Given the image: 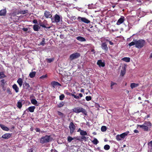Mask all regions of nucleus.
<instances>
[{
    "mask_svg": "<svg viewBox=\"0 0 152 152\" xmlns=\"http://www.w3.org/2000/svg\"><path fill=\"white\" fill-rule=\"evenodd\" d=\"M52 140V138L49 135H46L45 136L42 137L40 139V143L43 144L51 141Z\"/></svg>",
    "mask_w": 152,
    "mask_h": 152,
    "instance_id": "1",
    "label": "nucleus"
},
{
    "mask_svg": "<svg viewBox=\"0 0 152 152\" xmlns=\"http://www.w3.org/2000/svg\"><path fill=\"white\" fill-rule=\"evenodd\" d=\"M145 43V41L142 39H140L136 41L135 47L140 49L143 47Z\"/></svg>",
    "mask_w": 152,
    "mask_h": 152,
    "instance_id": "2",
    "label": "nucleus"
},
{
    "mask_svg": "<svg viewBox=\"0 0 152 152\" xmlns=\"http://www.w3.org/2000/svg\"><path fill=\"white\" fill-rule=\"evenodd\" d=\"M73 112L77 113H82L85 115H87V113L86 110L81 107H77L72 110Z\"/></svg>",
    "mask_w": 152,
    "mask_h": 152,
    "instance_id": "3",
    "label": "nucleus"
},
{
    "mask_svg": "<svg viewBox=\"0 0 152 152\" xmlns=\"http://www.w3.org/2000/svg\"><path fill=\"white\" fill-rule=\"evenodd\" d=\"M129 132V131H127L121 134L117 135L116 136V139L118 141H120L122 139H124L125 137L128 135Z\"/></svg>",
    "mask_w": 152,
    "mask_h": 152,
    "instance_id": "4",
    "label": "nucleus"
},
{
    "mask_svg": "<svg viewBox=\"0 0 152 152\" xmlns=\"http://www.w3.org/2000/svg\"><path fill=\"white\" fill-rule=\"evenodd\" d=\"M151 126V124L149 122H147L144 123L142 125H137V126L142 128L145 131H147L148 129V126Z\"/></svg>",
    "mask_w": 152,
    "mask_h": 152,
    "instance_id": "5",
    "label": "nucleus"
},
{
    "mask_svg": "<svg viewBox=\"0 0 152 152\" xmlns=\"http://www.w3.org/2000/svg\"><path fill=\"white\" fill-rule=\"evenodd\" d=\"M81 56L80 54L78 52L74 53L70 55L69 59L71 61L77 59Z\"/></svg>",
    "mask_w": 152,
    "mask_h": 152,
    "instance_id": "6",
    "label": "nucleus"
},
{
    "mask_svg": "<svg viewBox=\"0 0 152 152\" xmlns=\"http://www.w3.org/2000/svg\"><path fill=\"white\" fill-rule=\"evenodd\" d=\"M69 128L70 129V134H72L74 132L76 126L72 122H71L69 125Z\"/></svg>",
    "mask_w": 152,
    "mask_h": 152,
    "instance_id": "7",
    "label": "nucleus"
},
{
    "mask_svg": "<svg viewBox=\"0 0 152 152\" xmlns=\"http://www.w3.org/2000/svg\"><path fill=\"white\" fill-rule=\"evenodd\" d=\"M77 19L79 21H80V20H81L83 22L86 23L88 24L90 22V20L85 18H82L80 17H78Z\"/></svg>",
    "mask_w": 152,
    "mask_h": 152,
    "instance_id": "8",
    "label": "nucleus"
},
{
    "mask_svg": "<svg viewBox=\"0 0 152 152\" xmlns=\"http://www.w3.org/2000/svg\"><path fill=\"white\" fill-rule=\"evenodd\" d=\"M101 47L102 50L104 51L105 53H107L108 50V48L106 42H103L101 45Z\"/></svg>",
    "mask_w": 152,
    "mask_h": 152,
    "instance_id": "9",
    "label": "nucleus"
},
{
    "mask_svg": "<svg viewBox=\"0 0 152 152\" xmlns=\"http://www.w3.org/2000/svg\"><path fill=\"white\" fill-rule=\"evenodd\" d=\"M102 40L104 42H108L110 45H113L114 43L111 41L110 40L109 38L108 37H103L102 38Z\"/></svg>",
    "mask_w": 152,
    "mask_h": 152,
    "instance_id": "10",
    "label": "nucleus"
},
{
    "mask_svg": "<svg viewBox=\"0 0 152 152\" xmlns=\"http://www.w3.org/2000/svg\"><path fill=\"white\" fill-rule=\"evenodd\" d=\"M125 18L123 16H121V18L118 20L116 24L117 25H119L122 23L125 20Z\"/></svg>",
    "mask_w": 152,
    "mask_h": 152,
    "instance_id": "11",
    "label": "nucleus"
},
{
    "mask_svg": "<svg viewBox=\"0 0 152 152\" xmlns=\"http://www.w3.org/2000/svg\"><path fill=\"white\" fill-rule=\"evenodd\" d=\"M97 64L99 66H105V63L104 61H102L101 59L97 61Z\"/></svg>",
    "mask_w": 152,
    "mask_h": 152,
    "instance_id": "12",
    "label": "nucleus"
},
{
    "mask_svg": "<svg viewBox=\"0 0 152 152\" xmlns=\"http://www.w3.org/2000/svg\"><path fill=\"white\" fill-rule=\"evenodd\" d=\"M44 16L46 18H50L52 16L50 12L46 10L45 11Z\"/></svg>",
    "mask_w": 152,
    "mask_h": 152,
    "instance_id": "13",
    "label": "nucleus"
},
{
    "mask_svg": "<svg viewBox=\"0 0 152 152\" xmlns=\"http://www.w3.org/2000/svg\"><path fill=\"white\" fill-rule=\"evenodd\" d=\"M51 85L54 88H55L57 86H61V85L58 82L56 81H53L51 83Z\"/></svg>",
    "mask_w": 152,
    "mask_h": 152,
    "instance_id": "14",
    "label": "nucleus"
},
{
    "mask_svg": "<svg viewBox=\"0 0 152 152\" xmlns=\"http://www.w3.org/2000/svg\"><path fill=\"white\" fill-rule=\"evenodd\" d=\"M23 87L25 88L30 91L31 90V87L28 83L25 82L23 84Z\"/></svg>",
    "mask_w": 152,
    "mask_h": 152,
    "instance_id": "15",
    "label": "nucleus"
},
{
    "mask_svg": "<svg viewBox=\"0 0 152 152\" xmlns=\"http://www.w3.org/2000/svg\"><path fill=\"white\" fill-rule=\"evenodd\" d=\"M60 17L59 15L57 14H56L54 16L55 21L56 23H58L60 21Z\"/></svg>",
    "mask_w": 152,
    "mask_h": 152,
    "instance_id": "16",
    "label": "nucleus"
},
{
    "mask_svg": "<svg viewBox=\"0 0 152 152\" xmlns=\"http://www.w3.org/2000/svg\"><path fill=\"white\" fill-rule=\"evenodd\" d=\"M11 136V134L10 133H6L2 135V137L4 139H8Z\"/></svg>",
    "mask_w": 152,
    "mask_h": 152,
    "instance_id": "17",
    "label": "nucleus"
},
{
    "mask_svg": "<svg viewBox=\"0 0 152 152\" xmlns=\"http://www.w3.org/2000/svg\"><path fill=\"white\" fill-rule=\"evenodd\" d=\"M7 13V10L5 9L0 10V16H5Z\"/></svg>",
    "mask_w": 152,
    "mask_h": 152,
    "instance_id": "18",
    "label": "nucleus"
},
{
    "mask_svg": "<svg viewBox=\"0 0 152 152\" xmlns=\"http://www.w3.org/2000/svg\"><path fill=\"white\" fill-rule=\"evenodd\" d=\"M126 72V67H122L121 69L120 75L123 76L125 74Z\"/></svg>",
    "mask_w": 152,
    "mask_h": 152,
    "instance_id": "19",
    "label": "nucleus"
},
{
    "mask_svg": "<svg viewBox=\"0 0 152 152\" xmlns=\"http://www.w3.org/2000/svg\"><path fill=\"white\" fill-rule=\"evenodd\" d=\"M76 39L80 42H85L86 41V39L84 37L81 36H78L76 38Z\"/></svg>",
    "mask_w": 152,
    "mask_h": 152,
    "instance_id": "20",
    "label": "nucleus"
},
{
    "mask_svg": "<svg viewBox=\"0 0 152 152\" xmlns=\"http://www.w3.org/2000/svg\"><path fill=\"white\" fill-rule=\"evenodd\" d=\"M13 88L15 90L16 93H18L19 91V88L16 84H14L12 86Z\"/></svg>",
    "mask_w": 152,
    "mask_h": 152,
    "instance_id": "21",
    "label": "nucleus"
},
{
    "mask_svg": "<svg viewBox=\"0 0 152 152\" xmlns=\"http://www.w3.org/2000/svg\"><path fill=\"white\" fill-rule=\"evenodd\" d=\"M54 59L55 58L54 57H53L50 58H46L45 61L48 63H50L53 61Z\"/></svg>",
    "mask_w": 152,
    "mask_h": 152,
    "instance_id": "22",
    "label": "nucleus"
},
{
    "mask_svg": "<svg viewBox=\"0 0 152 152\" xmlns=\"http://www.w3.org/2000/svg\"><path fill=\"white\" fill-rule=\"evenodd\" d=\"M72 96L74 97L75 98L77 99H79L80 97H82L83 96V94L81 93H80L79 94L78 96H77L74 94H72Z\"/></svg>",
    "mask_w": 152,
    "mask_h": 152,
    "instance_id": "23",
    "label": "nucleus"
},
{
    "mask_svg": "<svg viewBox=\"0 0 152 152\" xmlns=\"http://www.w3.org/2000/svg\"><path fill=\"white\" fill-rule=\"evenodd\" d=\"M36 74V72L35 71L33 72H31L29 74V76L31 78H33L35 77V76Z\"/></svg>",
    "mask_w": 152,
    "mask_h": 152,
    "instance_id": "24",
    "label": "nucleus"
},
{
    "mask_svg": "<svg viewBox=\"0 0 152 152\" xmlns=\"http://www.w3.org/2000/svg\"><path fill=\"white\" fill-rule=\"evenodd\" d=\"M39 28V26L37 24H35L33 26V29L35 31H38Z\"/></svg>",
    "mask_w": 152,
    "mask_h": 152,
    "instance_id": "25",
    "label": "nucleus"
},
{
    "mask_svg": "<svg viewBox=\"0 0 152 152\" xmlns=\"http://www.w3.org/2000/svg\"><path fill=\"white\" fill-rule=\"evenodd\" d=\"M31 103L33 104H34L36 106H37L38 105L37 104V101L35 99H31Z\"/></svg>",
    "mask_w": 152,
    "mask_h": 152,
    "instance_id": "26",
    "label": "nucleus"
},
{
    "mask_svg": "<svg viewBox=\"0 0 152 152\" xmlns=\"http://www.w3.org/2000/svg\"><path fill=\"white\" fill-rule=\"evenodd\" d=\"M139 86L138 84L134 83H131L130 84V87L132 89L136 87Z\"/></svg>",
    "mask_w": 152,
    "mask_h": 152,
    "instance_id": "27",
    "label": "nucleus"
},
{
    "mask_svg": "<svg viewBox=\"0 0 152 152\" xmlns=\"http://www.w3.org/2000/svg\"><path fill=\"white\" fill-rule=\"evenodd\" d=\"M35 108V106H32L29 107L28 109L30 112H33Z\"/></svg>",
    "mask_w": 152,
    "mask_h": 152,
    "instance_id": "28",
    "label": "nucleus"
},
{
    "mask_svg": "<svg viewBox=\"0 0 152 152\" xmlns=\"http://www.w3.org/2000/svg\"><path fill=\"white\" fill-rule=\"evenodd\" d=\"M0 126L1 128L4 130L7 131L9 130V128L4 125L1 124Z\"/></svg>",
    "mask_w": 152,
    "mask_h": 152,
    "instance_id": "29",
    "label": "nucleus"
},
{
    "mask_svg": "<svg viewBox=\"0 0 152 152\" xmlns=\"http://www.w3.org/2000/svg\"><path fill=\"white\" fill-rule=\"evenodd\" d=\"M17 83L19 84L20 86L21 87L22 85L23 81L21 78H19L17 81Z\"/></svg>",
    "mask_w": 152,
    "mask_h": 152,
    "instance_id": "30",
    "label": "nucleus"
},
{
    "mask_svg": "<svg viewBox=\"0 0 152 152\" xmlns=\"http://www.w3.org/2000/svg\"><path fill=\"white\" fill-rule=\"evenodd\" d=\"M28 11L27 10H21L19 11L18 12V13H17V14H18L19 13L22 14H25L28 13Z\"/></svg>",
    "mask_w": 152,
    "mask_h": 152,
    "instance_id": "31",
    "label": "nucleus"
},
{
    "mask_svg": "<svg viewBox=\"0 0 152 152\" xmlns=\"http://www.w3.org/2000/svg\"><path fill=\"white\" fill-rule=\"evenodd\" d=\"M80 134L82 136H85L87 135V133L86 131L84 130H82L80 132Z\"/></svg>",
    "mask_w": 152,
    "mask_h": 152,
    "instance_id": "32",
    "label": "nucleus"
},
{
    "mask_svg": "<svg viewBox=\"0 0 152 152\" xmlns=\"http://www.w3.org/2000/svg\"><path fill=\"white\" fill-rule=\"evenodd\" d=\"M122 60L126 62H129L130 61V58L129 57H124L122 58Z\"/></svg>",
    "mask_w": 152,
    "mask_h": 152,
    "instance_id": "33",
    "label": "nucleus"
},
{
    "mask_svg": "<svg viewBox=\"0 0 152 152\" xmlns=\"http://www.w3.org/2000/svg\"><path fill=\"white\" fill-rule=\"evenodd\" d=\"M67 141L69 142H70L72 140L74 139V137L73 138L72 137L70 136L67 137Z\"/></svg>",
    "mask_w": 152,
    "mask_h": 152,
    "instance_id": "34",
    "label": "nucleus"
},
{
    "mask_svg": "<svg viewBox=\"0 0 152 152\" xmlns=\"http://www.w3.org/2000/svg\"><path fill=\"white\" fill-rule=\"evenodd\" d=\"M64 104V103L63 102H61L58 104V107H63Z\"/></svg>",
    "mask_w": 152,
    "mask_h": 152,
    "instance_id": "35",
    "label": "nucleus"
},
{
    "mask_svg": "<svg viewBox=\"0 0 152 152\" xmlns=\"http://www.w3.org/2000/svg\"><path fill=\"white\" fill-rule=\"evenodd\" d=\"M92 142L95 145H96L99 143V141L96 138H94V140L92 141Z\"/></svg>",
    "mask_w": 152,
    "mask_h": 152,
    "instance_id": "36",
    "label": "nucleus"
},
{
    "mask_svg": "<svg viewBox=\"0 0 152 152\" xmlns=\"http://www.w3.org/2000/svg\"><path fill=\"white\" fill-rule=\"evenodd\" d=\"M45 39L44 38H43L42 39V41L41 42L39 45H41L42 46H44L45 44Z\"/></svg>",
    "mask_w": 152,
    "mask_h": 152,
    "instance_id": "37",
    "label": "nucleus"
},
{
    "mask_svg": "<svg viewBox=\"0 0 152 152\" xmlns=\"http://www.w3.org/2000/svg\"><path fill=\"white\" fill-rule=\"evenodd\" d=\"M22 106V102L20 101H18L17 103V107L20 109L21 107Z\"/></svg>",
    "mask_w": 152,
    "mask_h": 152,
    "instance_id": "38",
    "label": "nucleus"
},
{
    "mask_svg": "<svg viewBox=\"0 0 152 152\" xmlns=\"http://www.w3.org/2000/svg\"><path fill=\"white\" fill-rule=\"evenodd\" d=\"M134 40V42H132L129 44V46L135 45L136 40Z\"/></svg>",
    "mask_w": 152,
    "mask_h": 152,
    "instance_id": "39",
    "label": "nucleus"
},
{
    "mask_svg": "<svg viewBox=\"0 0 152 152\" xmlns=\"http://www.w3.org/2000/svg\"><path fill=\"white\" fill-rule=\"evenodd\" d=\"M57 113L60 116V117L61 118H63L64 117V115L63 113H62L61 112H60V111H58L57 112Z\"/></svg>",
    "mask_w": 152,
    "mask_h": 152,
    "instance_id": "40",
    "label": "nucleus"
},
{
    "mask_svg": "<svg viewBox=\"0 0 152 152\" xmlns=\"http://www.w3.org/2000/svg\"><path fill=\"white\" fill-rule=\"evenodd\" d=\"M117 85V84L114 82H111V85H110V87L111 88V89H112L113 88V86H114L116 85Z\"/></svg>",
    "mask_w": 152,
    "mask_h": 152,
    "instance_id": "41",
    "label": "nucleus"
},
{
    "mask_svg": "<svg viewBox=\"0 0 152 152\" xmlns=\"http://www.w3.org/2000/svg\"><path fill=\"white\" fill-rule=\"evenodd\" d=\"M107 130V127L106 126H102L101 128V130L103 132H105Z\"/></svg>",
    "mask_w": 152,
    "mask_h": 152,
    "instance_id": "42",
    "label": "nucleus"
},
{
    "mask_svg": "<svg viewBox=\"0 0 152 152\" xmlns=\"http://www.w3.org/2000/svg\"><path fill=\"white\" fill-rule=\"evenodd\" d=\"M5 77V75L4 74L3 72H0V79Z\"/></svg>",
    "mask_w": 152,
    "mask_h": 152,
    "instance_id": "43",
    "label": "nucleus"
},
{
    "mask_svg": "<svg viewBox=\"0 0 152 152\" xmlns=\"http://www.w3.org/2000/svg\"><path fill=\"white\" fill-rule=\"evenodd\" d=\"M110 148V146L109 145H106L104 146V148L105 150H107Z\"/></svg>",
    "mask_w": 152,
    "mask_h": 152,
    "instance_id": "44",
    "label": "nucleus"
},
{
    "mask_svg": "<svg viewBox=\"0 0 152 152\" xmlns=\"http://www.w3.org/2000/svg\"><path fill=\"white\" fill-rule=\"evenodd\" d=\"M47 77V75H42L39 78L40 79L43 80L45 79Z\"/></svg>",
    "mask_w": 152,
    "mask_h": 152,
    "instance_id": "45",
    "label": "nucleus"
},
{
    "mask_svg": "<svg viewBox=\"0 0 152 152\" xmlns=\"http://www.w3.org/2000/svg\"><path fill=\"white\" fill-rule=\"evenodd\" d=\"M86 99L87 101H89L91 100V97L90 96H87L86 97Z\"/></svg>",
    "mask_w": 152,
    "mask_h": 152,
    "instance_id": "46",
    "label": "nucleus"
},
{
    "mask_svg": "<svg viewBox=\"0 0 152 152\" xmlns=\"http://www.w3.org/2000/svg\"><path fill=\"white\" fill-rule=\"evenodd\" d=\"M64 95L62 94L59 96V99L60 100H62L64 99Z\"/></svg>",
    "mask_w": 152,
    "mask_h": 152,
    "instance_id": "47",
    "label": "nucleus"
},
{
    "mask_svg": "<svg viewBox=\"0 0 152 152\" xmlns=\"http://www.w3.org/2000/svg\"><path fill=\"white\" fill-rule=\"evenodd\" d=\"M40 26H42V27L45 28L46 27V25H45V23L43 22L41 23L40 24Z\"/></svg>",
    "mask_w": 152,
    "mask_h": 152,
    "instance_id": "48",
    "label": "nucleus"
},
{
    "mask_svg": "<svg viewBox=\"0 0 152 152\" xmlns=\"http://www.w3.org/2000/svg\"><path fill=\"white\" fill-rule=\"evenodd\" d=\"M81 141L86 140V137L84 136H82V137H81Z\"/></svg>",
    "mask_w": 152,
    "mask_h": 152,
    "instance_id": "49",
    "label": "nucleus"
},
{
    "mask_svg": "<svg viewBox=\"0 0 152 152\" xmlns=\"http://www.w3.org/2000/svg\"><path fill=\"white\" fill-rule=\"evenodd\" d=\"M74 139H75L76 140H79V141H81V138H80L78 137H74Z\"/></svg>",
    "mask_w": 152,
    "mask_h": 152,
    "instance_id": "50",
    "label": "nucleus"
},
{
    "mask_svg": "<svg viewBox=\"0 0 152 152\" xmlns=\"http://www.w3.org/2000/svg\"><path fill=\"white\" fill-rule=\"evenodd\" d=\"M33 23L35 24H37L38 23V21L36 19H34L33 20Z\"/></svg>",
    "mask_w": 152,
    "mask_h": 152,
    "instance_id": "51",
    "label": "nucleus"
},
{
    "mask_svg": "<svg viewBox=\"0 0 152 152\" xmlns=\"http://www.w3.org/2000/svg\"><path fill=\"white\" fill-rule=\"evenodd\" d=\"M7 92L9 94H12V93H11V91H10V89L9 88L7 89Z\"/></svg>",
    "mask_w": 152,
    "mask_h": 152,
    "instance_id": "52",
    "label": "nucleus"
},
{
    "mask_svg": "<svg viewBox=\"0 0 152 152\" xmlns=\"http://www.w3.org/2000/svg\"><path fill=\"white\" fill-rule=\"evenodd\" d=\"M22 29L24 31H27L28 29V28H23Z\"/></svg>",
    "mask_w": 152,
    "mask_h": 152,
    "instance_id": "53",
    "label": "nucleus"
},
{
    "mask_svg": "<svg viewBox=\"0 0 152 152\" xmlns=\"http://www.w3.org/2000/svg\"><path fill=\"white\" fill-rule=\"evenodd\" d=\"M148 145L151 146L152 147V141H150L149 143H148Z\"/></svg>",
    "mask_w": 152,
    "mask_h": 152,
    "instance_id": "54",
    "label": "nucleus"
},
{
    "mask_svg": "<svg viewBox=\"0 0 152 152\" xmlns=\"http://www.w3.org/2000/svg\"><path fill=\"white\" fill-rule=\"evenodd\" d=\"M71 18L72 19L75 20L76 19V17L75 16H72L71 17Z\"/></svg>",
    "mask_w": 152,
    "mask_h": 152,
    "instance_id": "55",
    "label": "nucleus"
},
{
    "mask_svg": "<svg viewBox=\"0 0 152 152\" xmlns=\"http://www.w3.org/2000/svg\"><path fill=\"white\" fill-rule=\"evenodd\" d=\"M35 130L37 132H40V129L38 128H36L35 129Z\"/></svg>",
    "mask_w": 152,
    "mask_h": 152,
    "instance_id": "56",
    "label": "nucleus"
},
{
    "mask_svg": "<svg viewBox=\"0 0 152 152\" xmlns=\"http://www.w3.org/2000/svg\"><path fill=\"white\" fill-rule=\"evenodd\" d=\"M91 52H93L94 53H95V52L94 49H92L91 50Z\"/></svg>",
    "mask_w": 152,
    "mask_h": 152,
    "instance_id": "57",
    "label": "nucleus"
},
{
    "mask_svg": "<svg viewBox=\"0 0 152 152\" xmlns=\"http://www.w3.org/2000/svg\"><path fill=\"white\" fill-rule=\"evenodd\" d=\"M134 132L135 133H137L139 132L137 130H134Z\"/></svg>",
    "mask_w": 152,
    "mask_h": 152,
    "instance_id": "58",
    "label": "nucleus"
},
{
    "mask_svg": "<svg viewBox=\"0 0 152 152\" xmlns=\"http://www.w3.org/2000/svg\"><path fill=\"white\" fill-rule=\"evenodd\" d=\"M80 91L82 92H84V90L82 88L80 90Z\"/></svg>",
    "mask_w": 152,
    "mask_h": 152,
    "instance_id": "59",
    "label": "nucleus"
},
{
    "mask_svg": "<svg viewBox=\"0 0 152 152\" xmlns=\"http://www.w3.org/2000/svg\"><path fill=\"white\" fill-rule=\"evenodd\" d=\"M82 130H81L80 128H79L78 130L77 131V132H81V131H82Z\"/></svg>",
    "mask_w": 152,
    "mask_h": 152,
    "instance_id": "60",
    "label": "nucleus"
},
{
    "mask_svg": "<svg viewBox=\"0 0 152 152\" xmlns=\"http://www.w3.org/2000/svg\"><path fill=\"white\" fill-rule=\"evenodd\" d=\"M139 3H141V0H136Z\"/></svg>",
    "mask_w": 152,
    "mask_h": 152,
    "instance_id": "61",
    "label": "nucleus"
},
{
    "mask_svg": "<svg viewBox=\"0 0 152 152\" xmlns=\"http://www.w3.org/2000/svg\"><path fill=\"white\" fill-rule=\"evenodd\" d=\"M69 77L70 78L68 79H67V80H71V77L69 76Z\"/></svg>",
    "mask_w": 152,
    "mask_h": 152,
    "instance_id": "62",
    "label": "nucleus"
},
{
    "mask_svg": "<svg viewBox=\"0 0 152 152\" xmlns=\"http://www.w3.org/2000/svg\"><path fill=\"white\" fill-rule=\"evenodd\" d=\"M4 80H1V82L2 83L4 84Z\"/></svg>",
    "mask_w": 152,
    "mask_h": 152,
    "instance_id": "63",
    "label": "nucleus"
},
{
    "mask_svg": "<svg viewBox=\"0 0 152 152\" xmlns=\"http://www.w3.org/2000/svg\"><path fill=\"white\" fill-rule=\"evenodd\" d=\"M150 57V58H152V53H151Z\"/></svg>",
    "mask_w": 152,
    "mask_h": 152,
    "instance_id": "64",
    "label": "nucleus"
}]
</instances>
